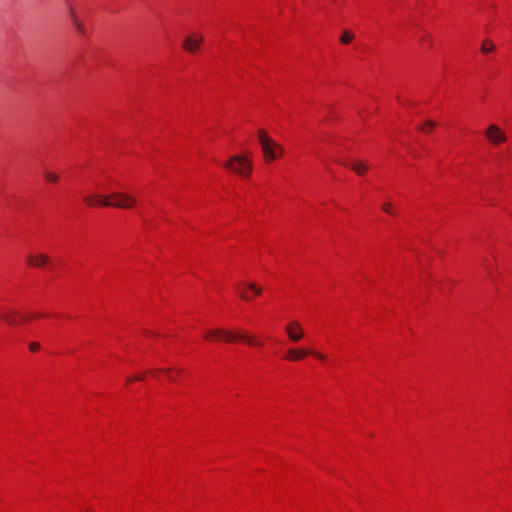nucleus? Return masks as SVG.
Segmentation results:
<instances>
[{"label":"nucleus","instance_id":"f257e3e1","mask_svg":"<svg viewBox=\"0 0 512 512\" xmlns=\"http://www.w3.org/2000/svg\"><path fill=\"white\" fill-rule=\"evenodd\" d=\"M204 338L206 340H219V341H227L232 342L237 339L245 341L249 345H258L262 346L261 342H256L253 337L247 336L244 333H234L229 330L217 328V329H210L205 332Z\"/></svg>","mask_w":512,"mask_h":512},{"label":"nucleus","instance_id":"f03ea898","mask_svg":"<svg viewBox=\"0 0 512 512\" xmlns=\"http://www.w3.org/2000/svg\"><path fill=\"white\" fill-rule=\"evenodd\" d=\"M257 136L266 163H271L283 154V148L270 138L265 130H258Z\"/></svg>","mask_w":512,"mask_h":512},{"label":"nucleus","instance_id":"7ed1b4c3","mask_svg":"<svg viewBox=\"0 0 512 512\" xmlns=\"http://www.w3.org/2000/svg\"><path fill=\"white\" fill-rule=\"evenodd\" d=\"M100 203L103 206H111L119 209H130L136 205L137 200L134 196L128 193L114 192L109 196V198H103Z\"/></svg>","mask_w":512,"mask_h":512},{"label":"nucleus","instance_id":"20e7f679","mask_svg":"<svg viewBox=\"0 0 512 512\" xmlns=\"http://www.w3.org/2000/svg\"><path fill=\"white\" fill-rule=\"evenodd\" d=\"M224 166L244 177L249 176L252 171L251 161L242 155L231 157Z\"/></svg>","mask_w":512,"mask_h":512},{"label":"nucleus","instance_id":"39448f33","mask_svg":"<svg viewBox=\"0 0 512 512\" xmlns=\"http://www.w3.org/2000/svg\"><path fill=\"white\" fill-rule=\"evenodd\" d=\"M0 319L9 325H16L20 322L28 321L30 318L19 314L14 309L2 307L0 309Z\"/></svg>","mask_w":512,"mask_h":512},{"label":"nucleus","instance_id":"423d86ee","mask_svg":"<svg viewBox=\"0 0 512 512\" xmlns=\"http://www.w3.org/2000/svg\"><path fill=\"white\" fill-rule=\"evenodd\" d=\"M485 136L492 145H499L507 140L505 132L496 124H490L487 127Z\"/></svg>","mask_w":512,"mask_h":512},{"label":"nucleus","instance_id":"0eeeda50","mask_svg":"<svg viewBox=\"0 0 512 512\" xmlns=\"http://www.w3.org/2000/svg\"><path fill=\"white\" fill-rule=\"evenodd\" d=\"M203 41L204 38L201 35L192 33L184 39L182 47L189 53H195Z\"/></svg>","mask_w":512,"mask_h":512},{"label":"nucleus","instance_id":"6e6552de","mask_svg":"<svg viewBox=\"0 0 512 512\" xmlns=\"http://www.w3.org/2000/svg\"><path fill=\"white\" fill-rule=\"evenodd\" d=\"M309 354L316 356L320 360L326 359V356L322 353H318L315 351H308V350H304V349H294V348L288 350L285 358L289 359V360L296 361V360H300V359L306 357Z\"/></svg>","mask_w":512,"mask_h":512},{"label":"nucleus","instance_id":"1a4fd4ad","mask_svg":"<svg viewBox=\"0 0 512 512\" xmlns=\"http://www.w3.org/2000/svg\"><path fill=\"white\" fill-rule=\"evenodd\" d=\"M289 339L293 342L299 341L303 337V330L298 322H291L285 327Z\"/></svg>","mask_w":512,"mask_h":512},{"label":"nucleus","instance_id":"9d476101","mask_svg":"<svg viewBox=\"0 0 512 512\" xmlns=\"http://www.w3.org/2000/svg\"><path fill=\"white\" fill-rule=\"evenodd\" d=\"M27 264L32 266L42 267L49 263V257L45 254L28 255Z\"/></svg>","mask_w":512,"mask_h":512},{"label":"nucleus","instance_id":"9b49d317","mask_svg":"<svg viewBox=\"0 0 512 512\" xmlns=\"http://www.w3.org/2000/svg\"><path fill=\"white\" fill-rule=\"evenodd\" d=\"M103 198H109V196H102V195H99V194H94V195H88L86 197H84V202L88 205V206H96V205H100V206H103L100 201L103 199Z\"/></svg>","mask_w":512,"mask_h":512},{"label":"nucleus","instance_id":"f8f14e48","mask_svg":"<svg viewBox=\"0 0 512 512\" xmlns=\"http://www.w3.org/2000/svg\"><path fill=\"white\" fill-rule=\"evenodd\" d=\"M350 168L357 174V175H364L366 171L368 170V164L356 161L350 165Z\"/></svg>","mask_w":512,"mask_h":512},{"label":"nucleus","instance_id":"ddd939ff","mask_svg":"<svg viewBox=\"0 0 512 512\" xmlns=\"http://www.w3.org/2000/svg\"><path fill=\"white\" fill-rule=\"evenodd\" d=\"M494 49H495V45L491 40L486 39L483 41V43L481 45V51L483 53H489V52L493 51Z\"/></svg>","mask_w":512,"mask_h":512},{"label":"nucleus","instance_id":"4468645a","mask_svg":"<svg viewBox=\"0 0 512 512\" xmlns=\"http://www.w3.org/2000/svg\"><path fill=\"white\" fill-rule=\"evenodd\" d=\"M354 34L349 31V30H345L343 32V34L341 35L340 37V41L343 43V44H348L350 43L353 39H354Z\"/></svg>","mask_w":512,"mask_h":512},{"label":"nucleus","instance_id":"2eb2a0df","mask_svg":"<svg viewBox=\"0 0 512 512\" xmlns=\"http://www.w3.org/2000/svg\"><path fill=\"white\" fill-rule=\"evenodd\" d=\"M72 24L78 33H80V34L85 33L84 25L79 19L75 20V22H72Z\"/></svg>","mask_w":512,"mask_h":512},{"label":"nucleus","instance_id":"dca6fc26","mask_svg":"<svg viewBox=\"0 0 512 512\" xmlns=\"http://www.w3.org/2000/svg\"><path fill=\"white\" fill-rule=\"evenodd\" d=\"M45 179L51 183H56L59 180V176L52 172H46Z\"/></svg>","mask_w":512,"mask_h":512},{"label":"nucleus","instance_id":"f3484780","mask_svg":"<svg viewBox=\"0 0 512 512\" xmlns=\"http://www.w3.org/2000/svg\"><path fill=\"white\" fill-rule=\"evenodd\" d=\"M247 287H248L250 290L254 291V293H255L256 295H259V294L262 292V288H261V287H259V286H257V285H256V284H254V283H249V284H247Z\"/></svg>","mask_w":512,"mask_h":512},{"label":"nucleus","instance_id":"a211bd4d","mask_svg":"<svg viewBox=\"0 0 512 512\" xmlns=\"http://www.w3.org/2000/svg\"><path fill=\"white\" fill-rule=\"evenodd\" d=\"M68 14L71 22H75L78 19L72 6H68Z\"/></svg>","mask_w":512,"mask_h":512},{"label":"nucleus","instance_id":"6ab92c4d","mask_svg":"<svg viewBox=\"0 0 512 512\" xmlns=\"http://www.w3.org/2000/svg\"><path fill=\"white\" fill-rule=\"evenodd\" d=\"M382 209L384 212L388 213V214H394V210H393V207L390 203H384L382 205Z\"/></svg>","mask_w":512,"mask_h":512},{"label":"nucleus","instance_id":"aec40b11","mask_svg":"<svg viewBox=\"0 0 512 512\" xmlns=\"http://www.w3.org/2000/svg\"><path fill=\"white\" fill-rule=\"evenodd\" d=\"M144 378H145L144 374H138V375H135L132 378H128L127 379V383H130V382L135 381V380H144Z\"/></svg>","mask_w":512,"mask_h":512},{"label":"nucleus","instance_id":"412c9836","mask_svg":"<svg viewBox=\"0 0 512 512\" xmlns=\"http://www.w3.org/2000/svg\"><path fill=\"white\" fill-rule=\"evenodd\" d=\"M39 348H40V345H39L37 342H32V343H30V345H29V349H30L32 352L37 351Z\"/></svg>","mask_w":512,"mask_h":512},{"label":"nucleus","instance_id":"4be33fe9","mask_svg":"<svg viewBox=\"0 0 512 512\" xmlns=\"http://www.w3.org/2000/svg\"><path fill=\"white\" fill-rule=\"evenodd\" d=\"M420 41H422V42L430 41V36H429L428 34H424V35L420 38ZM429 46H431V42H429Z\"/></svg>","mask_w":512,"mask_h":512},{"label":"nucleus","instance_id":"5701e85b","mask_svg":"<svg viewBox=\"0 0 512 512\" xmlns=\"http://www.w3.org/2000/svg\"><path fill=\"white\" fill-rule=\"evenodd\" d=\"M425 126H429L430 129H433L436 126V123L431 120H427L425 122Z\"/></svg>","mask_w":512,"mask_h":512},{"label":"nucleus","instance_id":"b1692460","mask_svg":"<svg viewBox=\"0 0 512 512\" xmlns=\"http://www.w3.org/2000/svg\"><path fill=\"white\" fill-rule=\"evenodd\" d=\"M238 293L243 300H249V297L244 292L238 290Z\"/></svg>","mask_w":512,"mask_h":512},{"label":"nucleus","instance_id":"393cba45","mask_svg":"<svg viewBox=\"0 0 512 512\" xmlns=\"http://www.w3.org/2000/svg\"><path fill=\"white\" fill-rule=\"evenodd\" d=\"M484 265H485V268H486V270L488 272V275L493 279V274H492L491 268L489 267V265H487L485 263H484Z\"/></svg>","mask_w":512,"mask_h":512},{"label":"nucleus","instance_id":"a878e982","mask_svg":"<svg viewBox=\"0 0 512 512\" xmlns=\"http://www.w3.org/2000/svg\"><path fill=\"white\" fill-rule=\"evenodd\" d=\"M426 129H429V126H426ZM420 130L425 131V124L420 127Z\"/></svg>","mask_w":512,"mask_h":512},{"label":"nucleus","instance_id":"bb28decb","mask_svg":"<svg viewBox=\"0 0 512 512\" xmlns=\"http://www.w3.org/2000/svg\"><path fill=\"white\" fill-rule=\"evenodd\" d=\"M163 371H164L165 373H167L168 375H170V374H169V369H165V370H163Z\"/></svg>","mask_w":512,"mask_h":512},{"label":"nucleus","instance_id":"cd10ccee","mask_svg":"<svg viewBox=\"0 0 512 512\" xmlns=\"http://www.w3.org/2000/svg\"><path fill=\"white\" fill-rule=\"evenodd\" d=\"M168 377H169L170 380L174 379V376L168 375Z\"/></svg>","mask_w":512,"mask_h":512}]
</instances>
